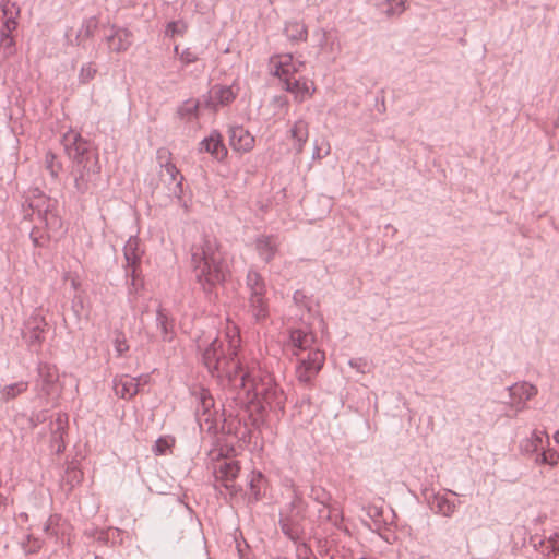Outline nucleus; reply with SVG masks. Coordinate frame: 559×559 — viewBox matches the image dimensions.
<instances>
[{"label": "nucleus", "instance_id": "nucleus-1", "mask_svg": "<svg viewBox=\"0 0 559 559\" xmlns=\"http://www.w3.org/2000/svg\"><path fill=\"white\" fill-rule=\"evenodd\" d=\"M202 361L207 370L230 386L222 412L207 389L200 383L185 384L181 403H186L195 419L217 424L240 440H249L252 432L269 417L280 419L285 414L286 395L271 373L250 370L238 357V349L228 342L214 338L202 352Z\"/></svg>", "mask_w": 559, "mask_h": 559}, {"label": "nucleus", "instance_id": "nucleus-2", "mask_svg": "<svg viewBox=\"0 0 559 559\" xmlns=\"http://www.w3.org/2000/svg\"><path fill=\"white\" fill-rule=\"evenodd\" d=\"M193 236L190 243V265L195 281L210 299L217 297L216 288L224 285L229 275L228 265L215 237L201 233L198 225L183 228L185 243Z\"/></svg>", "mask_w": 559, "mask_h": 559}, {"label": "nucleus", "instance_id": "nucleus-3", "mask_svg": "<svg viewBox=\"0 0 559 559\" xmlns=\"http://www.w3.org/2000/svg\"><path fill=\"white\" fill-rule=\"evenodd\" d=\"M61 143L71 162L70 175L73 178L75 193H90L97 186L102 171L97 146L73 130L62 136Z\"/></svg>", "mask_w": 559, "mask_h": 559}, {"label": "nucleus", "instance_id": "nucleus-4", "mask_svg": "<svg viewBox=\"0 0 559 559\" xmlns=\"http://www.w3.org/2000/svg\"><path fill=\"white\" fill-rule=\"evenodd\" d=\"M316 335L302 329L288 330V345L297 358L296 374L299 382L309 386L323 368L325 354L314 348Z\"/></svg>", "mask_w": 559, "mask_h": 559}, {"label": "nucleus", "instance_id": "nucleus-5", "mask_svg": "<svg viewBox=\"0 0 559 559\" xmlns=\"http://www.w3.org/2000/svg\"><path fill=\"white\" fill-rule=\"evenodd\" d=\"M246 287L249 290V311L257 323H263L270 317L266 282L258 271L250 269L246 276Z\"/></svg>", "mask_w": 559, "mask_h": 559}, {"label": "nucleus", "instance_id": "nucleus-6", "mask_svg": "<svg viewBox=\"0 0 559 559\" xmlns=\"http://www.w3.org/2000/svg\"><path fill=\"white\" fill-rule=\"evenodd\" d=\"M29 207L36 211L37 218L48 231L63 233V221L58 212V201L35 189L27 198Z\"/></svg>", "mask_w": 559, "mask_h": 559}, {"label": "nucleus", "instance_id": "nucleus-7", "mask_svg": "<svg viewBox=\"0 0 559 559\" xmlns=\"http://www.w3.org/2000/svg\"><path fill=\"white\" fill-rule=\"evenodd\" d=\"M47 326L48 323L38 309H35L24 321L21 334L29 349L38 350L41 348Z\"/></svg>", "mask_w": 559, "mask_h": 559}, {"label": "nucleus", "instance_id": "nucleus-8", "mask_svg": "<svg viewBox=\"0 0 559 559\" xmlns=\"http://www.w3.org/2000/svg\"><path fill=\"white\" fill-rule=\"evenodd\" d=\"M59 373L56 366L48 362H39L37 365V379L35 389L39 397H49L55 393Z\"/></svg>", "mask_w": 559, "mask_h": 559}, {"label": "nucleus", "instance_id": "nucleus-9", "mask_svg": "<svg viewBox=\"0 0 559 559\" xmlns=\"http://www.w3.org/2000/svg\"><path fill=\"white\" fill-rule=\"evenodd\" d=\"M280 84L281 88L292 94L294 96V100L298 104H301L306 99L312 97L317 90L313 81L305 76L299 79L293 76L290 79L284 80Z\"/></svg>", "mask_w": 559, "mask_h": 559}, {"label": "nucleus", "instance_id": "nucleus-10", "mask_svg": "<svg viewBox=\"0 0 559 559\" xmlns=\"http://www.w3.org/2000/svg\"><path fill=\"white\" fill-rule=\"evenodd\" d=\"M199 152L210 154L218 163H225L228 156L224 136L218 130H212L210 134L199 143Z\"/></svg>", "mask_w": 559, "mask_h": 559}, {"label": "nucleus", "instance_id": "nucleus-11", "mask_svg": "<svg viewBox=\"0 0 559 559\" xmlns=\"http://www.w3.org/2000/svg\"><path fill=\"white\" fill-rule=\"evenodd\" d=\"M239 86L237 83L231 85L215 84L207 100V107L217 111L219 107L229 106L239 94Z\"/></svg>", "mask_w": 559, "mask_h": 559}, {"label": "nucleus", "instance_id": "nucleus-12", "mask_svg": "<svg viewBox=\"0 0 559 559\" xmlns=\"http://www.w3.org/2000/svg\"><path fill=\"white\" fill-rule=\"evenodd\" d=\"M510 402L508 405L515 411V415L526 407V402L537 394V388L527 382L515 383L507 388Z\"/></svg>", "mask_w": 559, "mask_h": 559}, {"label": "nucleus", "instance_id": "nucleus-13", "mask_svg": "<svg viewBox=\"0 0 559 559\" xmlns=\"http://www.w3.org/2000/svg\"><path fill=\"white\" fill-rule=\"evenodd\" d=\"M104 40L107 43L109 51L120 53L131 47L133 35L128 28L110 25Z\"/></svg>", "mask_w": 559, "mask_h": 559}, {"label": "nucleus", "instance_id": "nucleus-14", "mask_svg": "<svg viewBox=\"0 0 559 559\" xmlns=\"http://www.w3.org/2000/svg\"><path fill=\"white\" fill-rule=\"evenodd\" d=\"M227 133L229 145L235 152L242 154L253 150L255 139L242 126H229Z\"/></svg>", "mask_w": 559, "mask_h": 559}, {"label": "nucleus", "instance_id": "nucleus-15", "mask_svg": "<svg viewBox=\"0 0 559 559\" xmlns=\"http://www.w3.org/2000/svg\"><path fill=\"white\" fill-rule=\"evenodd\" d=\"M270 74L278 79L280 83L296 75L293 66V53L274 55L270 58Z\"/></svg>", "mask_w": 559, "mask_h": 559}, {"label": "nucleus", "instance_id": "nucleus-16", "mask_svg": "<svg viewBox=\"0 0 559 559\" xmlns=\"http://www.w3.org/2000/svg\"><path fill=\"white\" fill-rule=\"evenodd\" d=\"M521 449L525 454L535 455V462L540 465H549L551 467L559 463V452L555 449H540L533 442L525 440L521 444Z\"/></svg>", "mask_w": 559, "mask_h": 559}, {"label": "nucleus", "instance_id": "nucleus-17", "mask_svg": "<svg viewBox=\"0 0 559 559\" xmlns=\"http://www.w3.org/2000/svg\"><path fill=\"white\" fill-rule=\"evenodd\" d=\"M423 496L425 500L428 502L429 508L437 514H441L443 516H451L455 511L454 501L448 499L445 496L433 492V490L425 488L423 490Z\"/></svg>", "mask_w": 559, "mask_h": 559}, {"label": "nucleus", "instance_id": "nucleus-18", "mask_svg": "<svg viewBox=\"0 0 559 559\" xmlns=\"http://www.w3.org/2000/svg\"><path fill=\"white\" fill-rule=\"evenodd\" d=\"M255 250L259 257L270 263L278 251L277 237L274 235H261L255 239Z\"/></svg>", "mask_w": 559, "mask_h": 559}, {"label": "nucleus", "instance_id": "nucleus-19", "mask_svg": "<svg viewBox=\"0 0 559 559\" xmlns=\"http://www.w3.org/2000/svg\"><path fill=\"white\" fill-rule=\"evenodd\" d=\"M140 379L129 376L115 377L114 390L117 396L130 400L139 392Z\"/></svg>", "mask_w": 559, "mask_h": 559}, {"label": "nucleus", "instance_id": "nucleus-20", "mask_svg": "<svg viewBox=\"0 0 559 559\" xmlns=\"http://www.w3.org/2000/svg\"><path fill=\"white\" fill-rule=\"evenodd\" d=\"M97 27H98V20L96 16H91L88 19H85L73 40L69 38V33L68 32L66 33L67 44L71 45V46H74V45L82 46L84 48L85 47L83 44L84 39L93 37Z\"/></svg>", "mask_w": 559, "mask_h": 559}, {"label": "nucleus", "instance_id": "nucleus-21", "mask_svg": "<svg viewBox=\"0 0 559 559\" xmlns=\"http://www.w3.org/2000/svg\"><path fill=\"white\" fill-rule=\"evenodd\" d=\"M68 415L66 413H58L57 417L50 421L51 440L57 443V451L61 452L64 449L63 436L67 431Z\"/></svg>", "mask_w": 559, "mask_h": 559}, {"label": "nucleus", "instance_id": "nucleus-22", "mask_svg": "<svg viewBox=\"0 0 559 559\" xmlns=\"http://www.w3.org/2000/svg\"><path fill=\"white\" fill-rule=\"evenodd\" d=\"M12 9H14V14L11 9H9L8 3H4V0L1 2V9L3 12V15L5 16V20L3 22V25L0 29V38H8L12 37L11 33L16 28L17 21L16 16L20 14V8L16 7L15 3H12Z\"/></svg>", "mask_w": 559, "mask_h": 559}, {"label": "nucleus", "instance_id": "nucleus-23", "mask_svg": "<svg viewBox=\"0 0 559 559\" xmlns=\"http://www.w3.org/2000/svg\"><path fill=\"white\" fill-rule=\"evenodd\" d=\"M123 255L126 260L124 265L132 266L135 264H141L143 250L140 249L139 237L130 236L123 247Z\"/></svg>", "mask_w": 559, "mask_h": 559}, {"label": "nucleus", "instance_id": "nucleus-24", "mask_svg": "<svg viewBox=\"0 0 559 559\" xmlns=\"http://www.w3.org/2000/svg\"><path fill=\"white\" fill-rule=\"evenodd\" d=\"M280 526L283 534L299 546L302 533L300 522L293 516H284L280 519Z\"/></svg>", "mask_w": 559, "mask_h": 559}, {"label": "nucleus", "instance_id": "nucleus-25", "mask_svg": "<svg viewBox=\"0 0 559 559\" xmlns=\"http://www.w3.org/2000/svg\"><path fill=\"white\" fill-rule=\"evenodd\" d=\"M266 479L264 475L261 472H253L252 477L249 481V501L250 502H258L260 501L263 496L265 495L266 490Z\"/></svg>", "mask_w": 559, "mask_h": 559}, {"label": "nucleus", "instance_id": "nucleus-26", "mask_svg": "<svg viewBox=\"0 0 559 559\" xmlns=\"http://www.w3.org/2000/svg\"><path fill=\"white\" fill-rule=\"evenodd\" d=\"M28 389L27 381H17L14 383H10L4 385L0 390V403H9L10 401L15 400L17 396L26 392Z\"/></svg>", "mask_w": 559, "mask_h": 559}, {"label": "nucleus", "instance_id": "nucleus-27", "mask_svg": "<svg viewBox=\"0 0 559 559\" xmlns=\"http://www.w3.org/2000/svg\"><path fill=\"white\" fill-rule=\"evenodd\" d=\"M239 472V463L237 461H229L224 462L215 473L218 474L219 479L225 481L227 486H234Z\"/></svg>", "mask_w": 559, "mask_h": 559}, {"label": "nucleus", "instance_id": "nucleus-28", "mask_svg": "<svg viewBox=\"0 0 559 559\" xmlns=\"http://www.w3.org/2000/svg\"><path fill=\"white\" fill-rule=\"evenodd\" d=\"M284 34L290 41H306L308 37V29L304 23L293 21L285 24Z\"/></svg>", "mask_w": 559, "mask_h": 559}, {"label": "nucleus", "instance_id": "nucleus-29", "mask_svg": "<svg viewBox=\"0 0 559 559\" xmlns=\"http://www.w3.org/2000/svg\"><path fill=\"white\" fill-rule=\"evenodd\" d=\"M331 559H347L348 549L342 544L341 534L332 531L328 533Z\"/></svg>", "mask_w": 559, "mask_h": 559}, {"label": "nucleus", "instance_id": "nucleus-30", "mask_svg": "<svg viewBox=\"0 0 559 559\" xmlns=\"http://www.w3.org/2000/svg\"><path fill=\"white\" fill-rule=\"evenodd\" d=\"M52 234H55L52 231ZM29 239L32 240L34 247L44 248L46 247L51 239V231L44 226H34L29 233Z\"/></svg>", "mask_w": 559, "mask_h": 559}, {"label": "nucleus", "instance_id": "nucleus-31", "mask_svg": "<svg viewBox=\"0 0 559 559\" xmlns=\"http://www.w3.org/2000/svg\"><path fill=\"white\" fill-rule=\"evenodd\" d=\"M156 321H157V326L159 328L160 333L163 335V338L165 341L171 342L173 338H174V333H173L174 323H173V320L169 321L167 316L164 314L163 310L159 309L157 311Z\"/></svg>", "mask_w": 559, "mask_h": 559}, {"label": "nucleus", "instance_id": "nucleus-32", "mask_svg": "<svg viewBox=\"0 0 559 559\" xmlns=\"http://www.w3.org/2000/svg\"><path fill=\"white\" fill-rule=\"evenodd\" d=\"M183 67H189L194 64V68L190 71L191 73H201L204 69L202 63L199 64V55L197 52L191 51L190 48H187L180 53L179 57Z\"/></svg>", "mask_w": 559, "mask_h": 559}, {"label": "nucleus", "instance_id": "nucleus-33", "mask_svg": "<svg viewBox=\"0 0 559 559\" xmlns=\"http://www.w3.org/2000/svg\"><path fill=\"white\" fill-rule=\"evenodd\" d=\"M157 160L160 167L169 175L170 180H175V164L171 163V153L167 148H158Z\"/></svg>", "mask_w": 559, "mask_h": 559}, {"label": "nucleus", "instance_id": "nucleus-34", "mask_svg": "<svg viewBox=\"0 0 559 559\" xmlns=\"http://www.w3.org/2000/svg\"><path fill=\"white\" fill-rule=\"evenodd\" d=\"M127 293H128V302L133 308L136 305L138 296L140 292L144 288L143 281H135L126 278Z\"/></svg>", "mask_w": 559, "mask_h": 559}, {"label": "nucleus", "instance_id": "nucleus-35", "mask_svg": "<svg viewBox=\"0 0 559 559\" xmlns=\"http://www.w3.org/2000/svg\"><path fill=\"white\" fill-rule=\"evenodd\" d=\"M16 53V44L13 37L0 38V64Z\"/></svg>", "mask_w": 559, "mask_h": 559}, {"label": "nucleus", "instance_id": "nucleus-36", "mask_svg": "<svg viewBox=\"0 0 559 559\" xmlns=\"http://www.w3.org/2000/svg\"><path fill=\"white\" fill-rule=\"evenodd\" d=\"M44 542L32 534L26 535L25 540L21 543V546L25 554L34 555L43 548Z\"/></svg>", "mask_w": 559, "mask_h": 559}, {"label": "nucleus", "instance_id": "nucleus-37", "mask_svg": "<svg viewBox=\"0 0 559 559\" xmlns=\"http://www.w3.org/2000/svg\"><path fill=\"white\" fill-rule=\"evenodd\" d=\"M309 497L314 501L319 502L320 504H322L324 508L331 507L330 501L332 499V496L322 487H311Z\"/></svg>", "mask_w": 559, "mask_h": 559}, {"label": "nucleus", "instance_id": "nucleus-38", "mask_svg": "<svg viewBox=\"0 0 559 559\" xmlns=\"http://www.w3.org/2000/svg\"><path fill=\"white\" fill-rule=\"evenodd\" d=\"M63 519L61 514L53 513L51 514L45 525H44V532L51 536H57L59 534V527L62 523Z\"/></svg>", "mask_w": 559, "mask_h": 559}, {"label": "nucleus", "instance_id": "nucleus-39", "mask_svg": "<svg viewBox=\"0 0 559 559\" xmlns=\"http://www.w3.org/2000/svg\"><path fill=\"white\" fill-rule=\"evenodd\" d=\"M293 301L297 307L306 309L309 313L313 311V300L304 290H296L293 295Z\"/></svg>", "mask_w": 559, "mask_h": 559}, {"label": "nucleus", "instance_id": "nucleus-40", "mask_svg": "<svg viewBox=\"0 0 559 559\" xmlns=\"http://www.w3.org/2000/svg\"><path fill=\"white\" fill-rule=\"evenodd\" d=\"M45 163H46V168L47 170L50 173V175L53 177V178H57L59 173L61 171L62 169V165L61 163L58 160L57 156L51 153V152H48L46 154V157H45Z\"/></svg>", "mask_w": 559, "mask_h": 559}, {"label": "nucleus", "instance_id": "nucleus-41", "mask_svg": "<svg viewBox=\"0 0 559 559\" xmlns=\"http://www.w3.org/2000/svg\"><path fill=\"white\" fill-rule=\"evenodd\" d=\"M329 513L325 519L331 522L337 530L343 531L345 534L349 535V531L347 527L342 526L343 514L338 512V510L334 507L329 508Z\"/></svg>", "mask_w": 559, "mask_h": 559}, {"label": "nucleus", "instance_id": "nucleus-42", "mask_svg": "<svg viewBox=\"0 0 559 559\" xmlns=\"http://www.w3.org/2000/svg\"><path fill=\"white\" fill-rule=\"evenodd\" d=\"M96 73L97 69L93 66L92 62L85 63L80 69L79 82L81 84H86L95 78Z\"/></svg>", "mask_w": 559, "mask_h": 559}, {"label": "nucleus", "instance_id": "nucleus-43", "mask_svg": "<svg viewBox=\"0 0 559 559\" xmlns=\"http://www.w3.org/2000/svg\"><path fill=\"white\" fill-rule=\"evenodd\" d=\"M308 123L305 120H298L290 129V135L294 140H302L308 138Z\"/></svg>", "mask_w": 559, "mask_h": 559}, {"label": "nucleus", "instance_id": "nucleus-44", "mask_svg": "<svg viewBox=\"0 0 559 559\" xmlns=\"http://www.w3.org/2000/svg\"><path fill=\"white\" fill-rule=\"evenodd\" d=\"M198 103L197 102H189L186 103L183 106L177 108V116H188L190 118H197L198 117Z\"/></svg>", "mask_w": 559, "mask_h": 559}, {"label": "nucleus", "instance_id": "nucleus-45", "mask_svg": "<svg viewBox=\"0 0 559 559\" xmlns=\"http://www.w3.org/2000/svg\"><path fill=\"white\" fill-rule=\"evenodd\" d=\"M538 545L545 547L548 552L559 554V534H554L548 540L540 539Z\"/></svg>", "mask_w": 559, "mask_h": 559}, {"label": "nucleus", "instance_id": "nucleus-46", "mask_svg": "<svg viewBox=\"0 0 559 559\" xmlns=\"http://www.w3.org/2000/svg\"><path fill=\"white\" fill-rule=\"evenodd\" d=\"M49 418L48 411L41 409L38 412H32L28 417V424L31 428H36L38 425L45 423Z\"/></svg>", "mask_w": 559, "mask_h": 559}, {"label": "nucleus", "instance_id": "nucleus-47", "mask_svg": "<svg viewBox=\"0 0 559 559\" xmlns=\"http://www.w3.org/2000/svg\"><path fill=\"white\" fill-rule=\"evenodd\" d=\"M153 451L156 455L171 453V444L166 438L160 437L155 441Z\"/></svg>", "mask_w": 559, "mask_h": 559}, {"label": "nucleus", "instance_id": "nucleus-48", "mask_svg": "<svg viewBox=\"0 0 559 559\" xmlns=\"http://www.w3.org/2000/svg\"><path fill=\"white\" fill-rule=\"evenodd\" d=\"M404 1L405 0H386L385 13L389 16L401 14L405 9Z\"/></svg>", "mask_w": 559, "mask_h": 559}, {"label": "nucleus", "instance_id": "nucleus-49", "mask_svg": "<svg viewBox=\"0 0 559 559\" xmlns=\"http://www.w3.org/2000/svg\"><path fill=\"white\" fill-rule=\"evenodd\" d=\"M120 536L123 534V532L120 528L117 527H108L106 530H102L97 536V539L99 542H103L105 544H109L110 539H114V535Z\"/></svg>", "mask_w": 559, "mask_h": 559}, {"label": "nucleus", "instance_id": "nucleus-50", "mask_svg": "<svg viewBox=\"0 0 559 559\" xmlns=\"http://www.w3.org/2000/svg\"><path fill=\"white\" fill-rule=\"evenodd\" d=\"M317 550L321 557L331 559L330 545L328 534L324 537H316Z\"/></svg>", "mask_w": 559, "mask_h": 559}, {"label": "nucleus", "instance_id": "nucleus-51", "mask_svg": "<svg viewBox=\"0 0 559 559\" xmlns=\"http://www.w3.org/2000/svg\"><path fill=\"white\" fill-rule=\"evenodd\" d=\"M124 277L129 280L143 281L141 264L132 266L124 265Z\"/></svg>", "mask_w": 559, "mask_h": 559}, {"label": "nucleus", "instance_id": "nucleus-52", "mask_svg": "<svg viewBox=\"0 0 559 559\" xmlns=\"http://www.w3.org/2000/svg\"><path fill=\"white\" fill-rule=\"evenodd\" d=\"M115 350L118 356H122L126 352L129 350V345L127 340L122 333H118L114 341Z\"/></svg>", "mask_w": 559, "mask_h": 559}, {"label": "nucleus", "instance_id": "nucleus-53", "mask_svg": "<svg viewBox=\"0 0 559 559\" xmlns=\"http://www.w3.org/2000/svg\"><path fill=\"white\" fill-rule=\"evenodd\" d=\"M180 177L179 180L177 179V183H176V187H177V205H181L186 211L188 210V203L186 200H183V197L181 195L183 193V186H182V180H183V176L179 174V171L177 170V177Z\"/></svg>", "mask_w": 559, "mask_h": 559}, {"label": "nucleus", "instance_id": "nucleus-54", "mask_svg": "<svg viewBox=\"0 0 559 559\" xmlns=\"http://www.w3.org/2000/svg\"><path fill=\"white\" fill-rule=\"evenodd\" d=\"M297 559H317L311 548L306 543H300L297 547Z\"/></svg>", "mask_w": 559, "mask_h": 559}, {"label": "nucleus", "instance_id": "nucleus-55", "mask_svg": "<svg viewBox=\"0 0 559 559\" xmlns=\"http://www.w3.org/2000/svg\"><path fill=\"white\" fill-rule=\"evenodd\" d=\"M83 478V473L78 468H69L67 469V481L71 484V486H74L79 483H81Z\"/></svg>", "mask_w": 559, "mask_h": 559}, {"label": "nucleus", "instance_id": "nucleus-56", "mask_svg": "<svg viewBox=\"0 0 559 559\" xmlns=\"http://www.w3.org/2000/svg\"><path fill=\"white\" fill-rule=\"evenodd\" d=\"M348 365L358 372L366 373L368 361L365 358H352L349 359Z\"/></svg>", "mask_w": 559, "mask_h": 559}, {"label": "nucleus", "instance_id": "nucleus-57", "mask_svg": "<svg viewBox=\"0 0 559 559\" xmlns=\"http://www.w3.org/2000/svg\"><path fill=\"white\" fill-rule=\"evenodd\" d=\"M215 481H216V488H224L231 496H235L240 491V488H238L235 484H234V486H227V484L225 481L219 479L218 474H216V473H215Z\"/></svg>", "mask_w": 559, "mask_h": 559}, {"label": "nucleus", "instance_id": "nucleus-58", "mask_svg": "<svg viewBox=\"0 0 559 559\" xmlns=\"http://www.w3.org/2000/svg\"><path fill=\"white\" fill-rule=\"evenodd\" d=\"M83 308H84L83 297L80 294H76L72 299V310L76 317L81 316Z\"/></svg>", "mask_w": 559, "mask_h": 559}, {"label": "nucleus", "instance_id": "nucleus-59", "mask_svg": "<svg viewBox=\"0 0 559 559\" xmlns=\"http://www.w3.org/2000/svg\"><path fill=\"white\" fill-rule=\"evenodd\" d=\"M22 214L24 221H33L34 215H36V211L29 207L28 199H25V202L22 204Z\"/></svg>", "mask_w": 559, "mask_h": 559}, {"label": "nucleus", "instance_id": "nucleus-60", "mask_svg": "<svg viewBox=\"0 0 559 559\" xmlns=\"http://www.w3.org/2000/svg\"><path fill=\"white\" fill-rule=\"evenodd\" d=\"M543 435H544L543 431H538L535 429V430H533L531 437L527 438L526 440L533 442L535 445H537L538 448H540L543 450V449H545L543 445Z\"/></svg>", "mask_w": 559, "mask_h": 559}, {"label": "nucleus", "instance_id": "nucleus-61", "mask_svg": "<svg viewBox=\"0 0 559 559\" xmlns=\"http://www.w3.org/2000/svg\"><path fill=\"white\" fill-rule=\"evenodd\" d=\"M290 508L297 510V514H301L306 511L305 502L301 498L295 497L290 502Z\"/></svg>", "mask_w": 559, "mask_h": 559}, {"label": "nucleus", "instance_id": "nucleus-62", "mask_svg": "<svg viewBox=\"0 0 559 559\" xmlns=\"http://www.w3.org/2000/svg\"><path fill=\"white\" fill-rule=\"evenodd\" d=\"M177 508H180L183 511V513L191 519V509L189 508V506L186 502H183L179 498L178 492H177Z\"/></svg>", "mask_w": 559, "mask_h": 559}, {"label": "nucleus", "instance_id": "nucleus-63", "mask_svg": "<svg viewBox=\"0 0 559 559\" xmlns=\"http://www.w3.org/2000/svg\"><path fill=\"white\" fill-rule=\"evenodd\" d=\"M165 36L175 38V21H169L166 26Z\"/></svg>", "mask_w": 559, "mask_h": 559}, {"label": "nucleus", "instance_id": "nucleus-64", "mask_svg": "<svg viewBox=\"0 0 559 559\" xmlns=\"http://www.w3.org/2000/svg\"><path fill=\"white\" fill-rule=\"evenodd\" d=\"M274 103L281 107H288V105H289V102L286 96H275Z\"/></svg>", "mask_w": 559, "mask_h": 559}]
</instances>
